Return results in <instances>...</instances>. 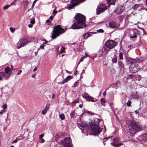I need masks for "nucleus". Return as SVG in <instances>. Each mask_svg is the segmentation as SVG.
<instances>
[{
    "mask_svg": "<svg viewBox=\"0 0 147 147\" xmlns=\"http://www.w3.org/2000/svg\"><path fill=\"white\" fill-rule=\"evenodd\" d=\"M82 96L87 101L89 102H94L97 101V99H94L93 97L90 96L89 94L87 93H85Z\"/></svg>",
    "mask_w": 147,
    "mask_h": 147,
    "instance_id": "9d476101",
    "label": "nucleus"
},
{
    "mask_svg": "<svg viewBox=\"0 0 147 147\" xmlns=\"http://www.w3.org/2000/svg\"><path fill=\"white\" fill-rule=\"evenodd\" d=\"M33 24H29L28 25V26L30 28H31L33 27Z\"/></svg>",
    "mask_w": 147,
    "mask_h": 147,
    "instance_id": "09e8293b",
    "label": "nucleus"
},
{
    "mask_svg": "<svg viewBox=\"0 0 147 147\" xmlns=\"http://www.w3.org/2000/svg\"><path fill=\"white\" fill-rule=\"evenodd\" d=\"M109 26L111 28H116L119 26V24L115 21H112L109 23Z\"/></svg>",
    "mask_w": 147,
    "mask_h": 147,
    "instance_id": "f8f14e48",
    "label": "nucleus"
},
{
    "mask_svg": "<svg viewBox=\"0 0 147 147\" xmlns=\"http://www.w3.org/2000/svg\"><path fill=\"white\" fill-rule=\"evenodd\" d=\"M10 6V5L7 4L3 7V9L4 10H6Z\"/></svg>",
    "mask_w": 147,
    "mask_h": 147,
    "instance_id": "cd10ccee",
    "label": "nucleus"
},
{
    "mask_svg": "<svg viewBox=\"0 0 147 147\" xmlns=\"http://www.w3.org/2000/svg\"><path fill=\"white\" fill-rule=\"evenodd\" d=\"M71 140L70 138L66 137L62 140V144L66 147H71L72 145L71 143Z\"/></svg>",
    "mask_w": 147,
    "mask_h": 147,
    "instance_id": "6e6552de",
    "label": "nucleus"
},
{
    "mask_svg": "<svg viewBox=\"0 0 147 147\" xmlns=\"http://www.w3.org/2000/svg\"><path fill=\"white\" fill-rule=\"evenodd\" d=\"M84 72H85V70H84V69H83V70H82V73H81V75L82 74H83L84 73Z\"/></svg>",
    "mask_w": 147,
    "mask_h": 147,
    "instance_id": "13d9d810",
    "label": "nucleus"
},
{
    "mask_svg": "<svg viewBox=\"0 0 147 147\" xmlns=\"http://www.w3.org/2000/svg\"><path fill=\"white\" fill-rule=\"evenodd\" d=\"M117 84H115L111 85L110 87H111L113 88H115V87L116 86Z\"/></svg>",
    "mask_w": 147,
    "mask_h": 147,
    "instance_id": "4c0bfd02",
    "label": "nucleus"
},
{
    "mask_svg": "<svg viewBox=\"0 0 147 147\" xmlns=\"http://www.w3.org/2000/svg\"><path fill=\"white\" fill-rule=\"evenodd\" d=\"M107 7L104 4H101L99 5L96 9V13L97 15L103 12L107 9Z\"/></svg>",
    "mask_w": 147,
    "mask_h": 147,
    "instance_id": "1a4fd4ad",
    "label": "nucleus"
},
{
    "mask_svg": "<svg viewBox=\"0 0 147 147\" xmlns=\"http://www.w3.org/2000/svg\"><path fill=\"white\" fill-rule=\"evenodd\" d=\"M2 108L4 109H6L7 108V106L6 105L4 104L3 105Z\"/></svg>",
    "mask_w": 147,
    "mask_h": 147,
    "instance_id": "72a5a7b5",
    "label": "nucleus"
},
{
    "mask_svg": "<svg viewBox=\"0 0 147 147\" xmlns=\"http://www.w3.org/2000/svg\"><path fill=\"white\" fill-rule=\"evenodd\" d=\"M42 40L43 41V42L42 44L43 45H45V44L48 42V41L45 39L43 40Z\"/></svg>",
    "mask_w": 147,
    "mask_h": 147,
    "instance_id": "f704fd0d",
    "label": "nucleus"
},
{
    "mask_svg": "<svg viewBox=\"0 0 147 147\" xmlns=\"http://www.w3.org/2000/svg\"><path fill=\"white\" fill-rule=\"evenodd\" d=\"M14 4V3H11V4L10 5V6H11V5H13Z\"/></svg>",
    "mask_w": 147,
    "mask_h": 147,
    "instance_id": "0e129e2a",
    "label": "nucleus"
},
{
    "mask_svg": "<svg viewBox=\"0 0 147 147\" xmlns=\"http://www.w3.org/2000/svg\"><path fill=\"white\" fill-rule=\"evenodd\" d=\"M40 139V142L41 143H43L45 142V140L42 138L39 139Z\"/></svg>",
    "mask_w": 147,
    "mask_h": 147,
    "instance_id": "c03bdc74",
    "label": "nucleus"
},
{
    "mask_svg": "<svg viewBox=\"0 0 147 147\" xmlns=\"http://www.w3.org/2000/svg\"><path fill=\"white\" fill-rule=\"evenodd\" d=\"M100 52H101V53H102V54H101V55H102V54H103V52H102V51H101V50H100Z\"/></svg>",
    "mask_w": 147,
    "mask_h": 147,
    "instance_id": "338daca9",
    "label": "nucleus"
},
{
    "mask_svg": "<svg viewBox=\"0 0 147 147\" xmlns=\"http://www.w3.org/2000/svg\"><path fill=\"white\" fill-rule=\"evenodd\" d=\"M138 61V59H133L131 62V65L129 67L130 71L132 73H134L138 71L139 70V68L138 66V64L135 63Z\"/></svg>",
    "mask_w": 147,
    "mask_h": 147,
    "instance_id": "39448f33",
    "label": "nucleus"
},
{
    "mask_svg": "<svg viewBox=\"0 0 147 147\" xmlns=\"http://www.w3.org/2000/svg\"><path fill=\"white\" fill-rule=\"evenodd\" d=\"M74 18L76 21L72 25V28L74 29H80L84 28L86 26L85 23V17L84 15L78 13Z\"/></svg>",
    "mask_w": 147,
    "mask_h": 147,
    "instance_id": "f257e3e1",
    "label": "nucleus"
},
{
    "mask_svg": "<svg viewBox=\"0 0 147 147\" xmlns=\"http://www.w3.org/2000/svg\"><path fill=\"white\" fill-rule=\"evenodd\" d=\"M22 44L24 46H25L29 42L26 39L23 38L20 39Z\"/></svg>",
    "mask_w": 147,
    "mask_h": 147,
    "instance_id": "2eb2a0df",
    "label": "nucleus"
},
{
    "mask_svg": "<svg viewBox=\"0 0 147 147\" xmlns=\"http://www.w3.org/2000/svg\"><path fill=\"white\" fill-rule=\"evenodd\" d=\"M108 3L111 5H114L115 2V0H107Z\"/></svg>",
    "mask_w": 147,
    "mask_h": 147,
    "instance_id": "aec40b11",
    "label": "nucleus"
},
{
    "mask_svg": "<svg viewBox=\"0 0 147 147\" xmlns=\"http://www.w3.org/2000/svg\"><path fill=\"white\" fill-rule=\"evenodd\" d=\"M136 5H135L133 7V8L134 9H136Z\"/></svg>",
    "mask_w": 147,
    "mask_h": 147,
    "instance_id": "69168bd1",
    "label": "nucleus"
},
{
    "mask_svg": "<svg viewBox=\"0 0 147 147\" xmlns=\"http://www.w3.org/2000/svg\"><path fill=\"white\" fill-rule=\"evenodd\" d=\"M72 76H68L63 81V83H65L67 82L69 80L72 78Z\"/></svg>",
    "mask_w": 147,
    "mask_h": 147,
    "instance_id": "dca6fc26",
    "label": "nucleus"
},
{
    "mask_svg": "<svg viewBox=\"0 0 147 147\" xmlns=\"http://www.w3.org/2000/svg\"><path fill=\"white\" fill-rule=\"evenodd\" d=\"M85 54L86 56V57L88 56V54H87V53H85Z\"/></svg>",
    "mask_w": 147,
    "mask_h": 147,
    "instance_id": "774afa93",
    "label": "nucleus"
},
{
    "mask_svg": "<svg viewBox=\"0 0 147 147\" xmlns=\"http://www.w3.org/2000/svg\"><path fill=\"white\" fill-rule=\"evenodd\" d=\"M131 101H130V100H129L127 102L126 104H127V106L128 107H129L131 106Z\"/></svg>",
    "mask_w": 147,
    "mask_h": 147,
    "instance_id": "c85d7f7f",
    "label": "nucleus"
},
{
    "mask_svg": "<svg viewBox=\"0 0 147 147\" xmlns=\"http://www.w3.org/2000/svg\"><path fill=\"white\" fill-rule=\"evenodd\" d=\"M97 32L98 33H102L104 32V30L102 29H100L97 30Z\"/></svg>",
    "mask_w": 147,
    "mask_h": 147,
    "instance_id": "7c9ffc66",
    "label": "nucleus"
},
{
    "mask_svg": "<svg viewBox=\"0 0 147 147\" xmlns=\"http://www.w3.org/2000/svg\"><path fill=\"white\" fill-rule=\"evenodd\" d=\"M45 46V45H43L42 44L40 46V48L41 49H43L44 48V47Z\"/></svg>",
    "mask_w": 147,
    "mask_h": 147,
    "instance_id": "37998d69",
    "label": "nucleus"
},
{
    "mask_svg": "<svg viewBox=\"0 0 147 147\" xmlns=\"http://www.w3.org/2000/svg\"><path fill=\"white\" fill-rule=\"evenodd\" d=\"M79 83V82H78L77 81H76L75 82V83L74 84L73 86H72V87H76Z\"/></svg>",
    "mask_w": 147,
    "mask_h": 147,
    "instance_id": "c756f323",
    "label": "nucleus"
},
{
    "mask_svg": "<svg viewBox=\"0 0 147 147\" xmlns=\"http://www.w3.org/2000/svg\"><path fill=\"white\" fill-rule=\"evenodd\" d=\"M134 76L133 75H129V78H132Z\"/></svg>",
    "mask_w": 147,
    "mask_h": 147,
    "instance_id": "3c124183",
    "label": "nucleus"
},
{
    "mask_svg": "<svg viewBox=\"0 0 147 147\" xmlns=\"http://www.w3.org/2000/svg\"><path fill=\"white\" fill-rule=\"evenodd\" d=\"M38 52V51H36V52H34L35 55H37V54Z\"/></svg>",
    "mask_w": 147,
    "mask_h": 147,
    "instance_id": "bf43d9fd",
    "label": "nucleus"
},
{
    "mask_svg": "<svg viewBox=\"0 0 147 147\" xmlns=\"http://www.w3.org/2000/svg\"><path fill=\"white\" fill-rule=\"evenodd\" d=\"M37 67H35L34 69H33V71H36V70H37Z\"/></svg>",
    "mask_w": 147,
    "mask_h": 147,
    "instance_id": "864d4df0",
    "label": "nucleus"
},
{
    "mask_svg": "<svg viewBox=\"0 0 147 147\" xmlns=\"http://www.w3.org/2000/svg\"><path fill=\"white\" fill-rule=\"evenodd\" d=\"M79 107L81 108H82L83 107V106L82 105H80L79 106Z\"/></svg>",
    "mask_w": 147,
    "mask_h": 147,
    "instance_id": "4d7b16f0",
    "label": "nucleus"
},
{
    "mask_svg": "<svg viewBox=\"0 0 147 147\" xmlns=\"http://www.w3.org/2000/svg\"><path fill=\"white\" fill-rule=\"evenodd\" d=\"M88 114L91 115H93L94 114L91 111H87L86 112Z\"/></svg>",
    "mask_w": 147,
    "mask_h": 147,
    "instance_id": "58836bf2",
    "label": "nucleus"
},
{
    "mask_svg": "<svg viewBox=\"0 0 147 147\" xmlns=\"http://www.w3.org/2000/svg\"><path fill=\"white\" fill-rule=\"evenodd\" d=\"M5 111L3 110H2L1 111H0V114H2Z\"/></svg>",
    "mask_w": 147,
    "mask_h": 147,
    "instance_id": "603ef678",
    "label": "nucleus"
},
{
    "mask_svg": "<svg viewBox=\"0 0 147 147\" xmlns=\"http://www.w3.org/2000/svg\"><path fill=\"white\" fill-rule=\"evenodd\" d=\"M65 31L63 28H61L60 25H58L54 27L52 31V34L51 38L53 39L56 38L57 36L62 33H64Z\"/></svg>",
    "mask_w": 147,
    "mask_h": 147,
    "instance_id": "20e7f679",
    "label": "nucleus"
},
{
    "mask_svg": "<svg viewBox=\"0 0 147 147\" xmlns=\"http://www.w3.org/2000/svg\"><path fill=\"white\" fill-rule=\"evenodd\" d=\"M30 23L32 24H34L35 23V19L34 18H32L30 22Z\"/></svg>",
    "mask_w": 147,
    "mask_h": 147,
    "instance_id": "bb28decb",
    "label": "nucleus"
},
{
    "mask_svg": "<svg viewBox=\"0 0 147 147\" xmlns=\"http://www.w3.org/2000/svg\"><path fill=\"white\" fill-rule=\"evenodd\" d=\"M85 0H73V2L67 5V8L69 10L74 8L75 6H78L80 3L85 1Z\"/></svg>",
    "mask_w": 147,
    "mask_h": 147,
    "instance_id": "0eeeda50",
    "label": "nucleus"
},
{
    "mask_svg": "<svg viewBox=\"0 0 147 147\" xmlns=\"http://www.w3.org/2000/svg\"><path fill=\"white\" fill-rule=\"evenodd\" d=\"M54 16H51L49 18L50 19V20H52L54 18Z\"/></svg>",
    "mask_w": 147,
    "mask_h": 147,
    "instance_id": "8fccbe9b",
    "label": "nucleus"
},
{
    "mask_svg": "<svg viewBox=\"0 0 147 147\" xmlns=\"http://www.w3.org/2000/svg\"><path fill=\"white\" fill-rule=\"evenodd\" d=\"M88 33H85L84 36V39H87L89 37Z\"/></svg>",
    "mask_w": 147,
    "mask_h": 147,
    "instance_id": "393cba45",
    "label": "nucleus"
},
{
    "mask_svg": "<svg viewBox=\"0 0 147 147\" xmlns=\"http://www.w3.org/2000/svg\"><path fill=\"white\" fill-rule=\"evenodd\" d=\"M100 101H101V103H104L105 102V99L104 98H102L100 100Z\"/></svg>",
    "mask_w": 147,
    "mask_h": 147,
    "instance_id": "e433bc0d",
    "label": "nucleus"
},
{
    "mask_svg": "<svg viewBox=\"0 0 147 147\" xmlns=\"http://www.w3.org/2000/svg\"><path fill=\"white\" fill-rule=\"evenodd\" d=\"M117 44V42H115L112 40L107 41L105 43L106 46L107 48L110 49L113 48L116 46Z\"/></svg>",
    "mask_w": 147,
    "mask_h": 147,
    "instance_id": "9b49d317",
    "label": "nucleus"
},
{
    "mask_svg": "<svg viewBox=\"0 0 147 147\" xmlns=\"http://www.w3.org/2000/svg\"><path fill=\"white\" fill-rule=\"evenodd\" d=\"M22 72V71L21 70H20L18 71V73L17 74V75H19Z\"/></svg>",
    "mask_w": 147,
    "mask_h": 147,
    "instance_id": "a18cd8bd",
    "label": "nucleus"
},
{
    "mask_svg": "<svg viewBox=\"0 0 147 147\" xmlns=\"http://www.w3.org/2000/svg\"><path fill=\"white\" fill-rule=\"evenodd\" d=\"M36 1H37V0H35L34 1V2H33V3H32V7H34V4L35 3H36Z\"/></svg>",
    "mask_w": 147,
    "mask_h": 147,
    "instance_id": "79ce46f5",
    "label": "nucleus"
},
{
    "mask_svg": "<svg viewBox=\"0 0 147 147\" xmlns=\"http://www.w3.org/2000/svg\"><path fill=\"white\" fill-rule=\"evenodd\" d=\"M117 61V58L115 56V58L112 59V63H116Z\"/></svg>",
    "mask_w": 147,
    "mask_h": 147,
    "instance_id": "5701e85b",
    "label": "nucleus"
},
{
    "mask_svg": "<svg viewBox=\"0 0 147 147\" xmlns=\"http://www.w3.org/2000/svg\"><path fill=\"white\" fill-rule=\"evenodd\" d=\"M32 77L33 78H34L35 77V75H32Z\"/></svg>",
    "mask_w": 147,
    "mask_h": 147,
    "instance_id": "052dcab7",
    "label": "nucleus"
},
{
    "mask_svg": "<svg viewBox=\"0 0 147 147\" xmlns=\"http://www.w3.org/2000/svg\"><path fill=\"white\" fill-rule=\"evenodd\" d=\"M50 106V105L49 103H47L45 108L42 110L41 113L42 115H44L47 112Z\"/></svg>",
    "mask_w": 147,
    "mask_h": 147,
    "instance_id": "ddd939ff",
    "label": "nucleus"
},
{
    "mask_svg": "<svg viewBox=\"0 0 147 147\" xmlns=\"http://www.w3.org/2000/svg\"><path fill=\"white\" fill-rule=\"evenodd\" d=\"M107 89H106L103 93V95L104 96H105L106 94V90Z\"/></svg>",
    "mask_w": 147,
    "mask_h": 147,
    "instance_id": "49530a36",
    "label": "nucleus"
},
{
    "mask_svg": "<svg viewBox=\"0 0 147 147\" xmlns=\"http://www.w3.org/2000/svg\"><path fill=\"white\" fill-rule=\"evenodd\" d=\"M11 68V69L9 67H7L5 69V73L0 72V77H2L5 79L7 78L12 73L13 68Z\"/></svg>",
    "mask_w": 147,
    "mask_h": 147,
    "instance_id": "423d86ee",
    "label": "nucleus"
},
{
    "mask_svg": "<svg viewBox=\"0 0 147 147\" xmlns=\"http://www.w3.org/2000/svg\"><path fill=\"white\" fill-rule=\"evenodd\" d=\"M9 29L11 31L12 33H13L15 30V29L13 27H10Z\"/></svg>",
    "mask_w": 147,
    "mask_h": 147,
    "instance_id": "473e14b6",
    "label": "nucleus"
},
{
    "mask_svg": "<svg viewBox=\"0 0 147 147\" xmlns=\"http://www.w3.org/2000/svg\"><path fill=\"white\" fill-rule=\"evenodd\" d=\"M45 135L44 134H41L39 135V139H42V138Z\"/></svg>",
    "mask_w": 147,
    "mask_h": 147,
    "instance_id": "a19ab883",
    "label": "nucleus"
},
{
    "mask_svg": "<svg viewBox=\"0 0 147 147\" xmlns=\"http://www.w3.org/2000/svg\"><path fill=\"white\" fill-rule=\"evenodd\" d=\"M17 141H18V140L17 139H16L14 140H13V141H12V143H13V144L14 143H16L17 142Z\"/></svg>",
    "mask_w": 147,
    "mask_h": 147,
    "instance_id": "de8ad7c7",
    "label": "nucleus"
},
{
    "mask_svg": "<svg viewBox=\"0 0 147 147\" xmlns=\"http://www.w3.org/2000/svg\"><path fill=\"white\" fill-rule=\"evenodd\" d=\"M57 12L55 10V9H54L53 11V13L54 15L53 16H55V15L57 14Z\"/></svg>",
    "mask_w": 147,
    "mask_h": 147,
    "instance_id": "ea45409f",
    "label": "nucleus"
},
{
    "mask_svg": "<svg viewBox=\"0 0 147 147\" xmlns=\"http://www.w3.org/2000/svg\"><path fill=\"white\" fill-rule=\"evenodd\" d=\"M123 10V6H119L116 9L115 12L117 14H119L122 13Z\"/></svg>",
    "mask_w": 147,
    "mask_h": 147,
    "instance_id": "4468645a",
    "label": "nucleus"
},
{
    "mask_svg": "<svg viewBox=\"0 0 147 147\" xmlns=\"http://www.w3.org/2000/svg\"><path fill=\"white\" fill-rule=\"evenodd\" d=\"M55 97V95L54 94H53L51 96V98H54Z\"/></svg>",
    "mask_w": 147,
    "mask_h": 147,
    "instance_id": "5fc2aeb1",
    "label": "nucleus"
},
{
    "mask_svg": "<svg viewBox=\"0 0 147 147\" xmlns=\"http://www.w3.org/2000/svg\"><path fill=\"white\" fill-rule=\"evenodd\" d=\"M100 121V119L96 118L94 119L93 123V125L91 127V130L93 135L95 136L97 135L101 131V128L98 126Z\"/></svg>",
    "mask_w": 147,
    "mask_h": 147,
    "instance_id": "f03ea898",
    "label": "nucleus"
},
{
    "mask_svg": "<svg viewBox=\"0 0 147 147\" xmlns=\"http://www.w3.org/2000/svg\"><path fill=\"white\" fill-rule=\"evenodd\" d=\"M85 57H81L80 60V62L78 64V65L79 64H80V62L84 60V59Z\"/></svg>",
    "mask_w": 147,
    "mask_h": 147,
    "instance_id": "c9c22d12",
    "label": "nucleus"
},
{
    "mask_svg": "<svg viewBox=\"0 0 147 147\" xmlns=\"http://www.w3.org/2000/svg\"><path fill=\"white\" fill-rule=\"evenodd\" d=\"M87 33L88 34L89 37L91 36L93 34H95L96 33V32H88Z\"/></svg>",
    "mask_w": 147,
    "mask_h": 147,
    "instance_id": "b1692460",
    "label": "nucleus"
},
{
    "mask_svg": "<svg viewBox=\"0 0 147 147\" xmlns=\"http://www.w3.org/2000/svg\"><path fill=\"white\" fill-rule=\"evenodd\" d=\"M23 46H24L22 45V43H21V42L20 41V40L17 43V44L16 47H17V48L18 49H20L21 47H22Z\"/></svg>",
    "mask_w": 147,
    "mask_h": 147,
    "instance_id": "f3484780",
    "label": "nucleus"
},
{
    "mask_svg": "<svg viewBox=\"0 0 147 147\" xmlns=\"http://www.w3.org/2000/svg\"><path fill=\"white\" fill-rule=\"evenodd\" d=\"M65 51V48L64 47H62L61 50L60 52L58 53V54H60L63 53L64 51Z\"/></svg>",
    "mask_w": 147,
    "mask_h": 147,
    "instance_id": "a878e982",
    "label": "nucleus"
},
{
    "mask_svg": "<svg viewBox=\"0 0 147 147\" xmlns=\"http://www.w3.org/2000/svg\"><path fill=\"white\" fill-rule=\"evenodd\" d=\"M50 22V20H46V22L47 23H49Z\"/></svg>",
    "mask_w": 147,
    "mask_h": 147,
    "instance_id": "6e6d98bb",
    "label": "nucleus"
},
{
    "mask_svg": "<svg viewBox=\"0 0 147 147\" xmlns=\"http://www.w3.org/2000/svg\"><path fill=\"white\" fill-rule=\"evenodd\" d=\"M129 131L132 135L141 130L140 127L134 121H130L129 122Z\"/></svg>",
    "mask_w": 147,
    "mask_h": 147,
    "instance_id": "7ed1b4c3",
    "label": "nucleus"
},
{
    "mask_svg": "<svg viewBox=\"0 0 147 147\" xmlns=\"http://www.w3.org/2000/svg\"><path fill=\"white\" fill-rule=\"evenodd\" d=\"M119 140V138H116L113 139V141L115 142H116L117 141Z\"/></svg>",
    "mask_w": 147,
    "mask_h": 147,
    "instance_id": "2f4dec72",
    "label": "nucleus"
},
{
    "mask_svg": "<svg viewBox=\"0 0 147 147\" xmlns=\"http://www.w3.org/2000/svg\"><path fill=\"white\" fill-rule=\"evenodd\" d=\"M119 56L121 60H122L123 59V53L122 52H120L119 53Z\"/></svg>",
    "mask_w": 147,
    "mask_h": 147,
    "instance_id": "4be33fe9",
    "label": "nucleus"
},
{
    "mask_svg": "<svg viewBox=\"0 0 147 147\" xmlns=\"http://www.w3.org/2000/svg\"><path fill=\"white\" fill-rule=\"evenodd\" d=\"M59 117L60 118L61 120L64 119L65 118V115L64 114H61L59 115Z\"/></svg>",
    "mask_w": 147,
    "mask_h": 147,
    "instance_id": "412c9836",
    "label": "nucleus"
},
{
    "mask_svg": "<svg viewBox=\"0 0 147 147\" xmlns=\"http://www.w3.org/2000/svg\"><path fill=\"white\" fill-rule=\"evenodd\" d=\"M137 32V31L136 30H134L133 31V33L134 35L132 36H130V38H136L137 37V36L136 35V33Z\"/></svg>",
    "mask_w": 147,
    "mask_h": 147,
    "instance_id": "a211bd4d",
    "label": "nucleus"
},
{
    "mask_svg": "<svg viewBox=\"0 0 147 147\" xmlns=\"http://www.w3.org/2000/svg\"><path fill=\"white\" fill-rule=\"evenodd\" d=\"M119 67L121 70H124V65L120 62L119 63Z\"/></svg>",
    "mask_w": 147,
    "mask_h": 147,
    "instance_id": "6ab92c4d",
    "label": "nucleus"
},
{
    "mask_svg": "<svg viewBox=\"0 0 147 147\" xmlns=\"http://www.w3.org/2000/svg\"><path fill=\"white\" fill-rule=\"evenodd\" d=\"M59 47H57L56 49V51H57V52H58V51H59Z\"/></svg>",
    "mask_w": 147,
    "mask_h": 147,
    "instance_id": "680f3d73",
    "label": "nucleus"
},
{
    "mask_svg": "<svg viewBox=\"0 0 147 147\" xmlns=\"http://www.w3.org/2000/svg\"><path fill=\"white\" fill-rule=\"evenodd\" d=\"M135 113H136V114H137V113H138V111H137V110H136V111H135Z\"/></svg>",
    "mask_w": 147,
    "mask_h": 147,
    "instance_id": "e2e57ef3",
    "label": "nucleus"
}]
</instances>
